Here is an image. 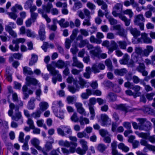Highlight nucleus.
<instances>
[{
	"instance_id": "nucleus-24",
	"label": "nucleus",
	"mask_w": 155,
	"mask_h": 155,
	"mask_svg": "<svg viewBox=\"0 0 155 155\" xmlns=\"http://www.w3.org/2000/svg\"><path fill=\"white\" fill-rule=\"evenodd\" d=\"M65 21V19L61 18L60 20L58 21V23L61 27L65 28L68 27L69 26V22L67 21L64 23Z\"/></svg>"
},
{
	"instance_id": "nucleus-15",
	"label": "nucleus",
	"mask_w": 155,
	"mask_h": 155,
	"mask_svg": "<svg viewBox=\"0 0 155 155\" xmlns=\"http://www.w3.org/2000/svg\"><path fill=\"white\" fill-rule=\"evenodd\" d=\"M101 119L102 121L101 125L103 126L106 125L109 122H111L108 116L106 114H101Z\"/></svg>"
},
{
	"instance_id": "nucleus-16",
	"label": "nucleus",
	"mask_w": 155,
	"mask_h": 155,
	"mask_svg": "<svg viewBox=\"0 0 155 155\" xmlns=\"http://www.w3.org/2000/svg\"><path fill=\"white\" fill-rule=\"evenodd\" d=\"M73 63L72 64V66L73 67H76L77 68L82 69L83 68V64L78 61L77 57L74 56L72 58Z\"/></svg>"
},
{
	"instance_id": "nucleus-31",
	"label": "nucleus",
	"mask_w": 155,
	"mask_h": 155,
	"mask_svg": "<svg viewBox=\"0 0 155 155\" xmlns=\"http://www.w3.org/2000/svg\"><path fill=\"white\" fill-rule=\"evenodd\" d=\"M107 147L104 144L102 143H100L98 144L97 149L99 152L103 153L107 148Z\"/></svg>"
},
{
	"instance_id": "nucleus-34",
	"label": "nucleus",
	"mask_w": 155,
	"mask_h": 155,
	"mask_svg": "<svg viewBox=\"0 0 155 155\" xmlns=\"http://www.w3.org/2000/svg\"><path fill=\"white\" fill-rule=\"evenodd\" d=\"M86 72L84 74V76L85 78L88 79L90 78V75L91 73V68L90 67H87L86 69Z\"/></svg>"
},
{
	"instance_id": "nucleus-20",
	"label": "nucleus",
	"mask_w": 155,
	"mask_h": 155,
	"mask_svg": "<svg viewBox=\"0 0 155 155\" xmlns=\"http://www.w3.org/2000/svg\"><path fill=\"white\" fill-rule=\"evenodd\" d=\"M131 89L134 90L135 92H134L135 95L137 97L140 96L141 93L139 91L141 89V87L140 86L136 85H133Z\"/></svg>"
},
{
	"instance_id": "nucleus-64",
	"label": "nucleus",
	"mask_w": 155,
	"mask_h": 155,
	"mask_svg": "<svg viewBox=\"0 0 155 155\" xmlns=\"http://www.w3.org/2000/svg\"><path fill=\"white\" fill-rule=\"evenodd\" d=\"M123 126L127 130L130 129L131 125L130 123L128 122H125L123 123Z\"/></svg>"
},
{
	"instance_id": "nucleus-5",
	"label": "nucleus",
	"mask_w": 155,
	"mask_h": 155,
	"mask_svg": "<svg viewBox=\"0 0 155 155\" xmlns=\"http://www.w3.org/2000/svg\"><path fill=\"white\" fill-rule=\"evenodd\" d=\"M47 68L48 71L50 72V73L54 76L57 75L56 78L59 81H62V78L61 75L59 74V71L56 70L55 68L52 66L50 64H47Z\"/></svg>"
},
{
	"instance_id": "nucleus-41",
	"label": "nucleus",
	"mask_w": 155,
	"mask_h": 155,
	"mask_svg": "<svg viewBox=\"0 0 155 155\" xmlns=\"http://www.w3.org/2000/svg\"><path fill=\"white\" fill-rule=\"evenodd\" d=\"M82 7L81 3L80 2H77L74 4V5L73 7V10L74 11H76Z\"/></svg>"
},
{
	"instance_id": "nucleus-10",
	"label": "nucleus",
	"mask_w": 155,
	"mask_h": 155,
	"mask_svg": "<svg viewBox=\"0 0 155 155\" xmlns=\"http://www.w3.org/2000/svg\"><path fill=\"white\" fill-rule=\"evenodd\" d=\"M114 29L118 31L117 33L120 36L126 38L127 34L125 32V30L121 27L120 25H117L114 26Z\"/></svg>"
},
{
	"instance_id": "nucleus-52",
	"label": "nucleus",
	"mask_w": 155,
	"mask_h": 155,
	"mask_svg": "<svg viewBox=\"0 0 155 155\" xmlns=\"http://www.w3.org/2000/svg\"><path fill=\"white\" fill-rule=\"evenodd\" d=\"M57 131L58 134L62 136H66V134L64 133V131L61 127V126L57 129Z\"/></svg>"
},
{
	"instance_id": "nucleus-2",
	"label": "nucleus",
	"mask_w": 155,
	"mask_h": 155,
	"mask_svg": "<svg viewBox=\"0 0 155 155\" xmlns=\"http://www.w3.org/2000/svg\"><path fill=\"white\" fill-rule=\"evenodd\" d=\"M10 110L8 113L10 116L12 117V119L16 121L21 120L23 123V120L21 112L19 111V107L18 105L15 106L12 103H11L9 105Z\"/></svg>"
},
{
	"instance_id": "nucleus-54",
	"label": "nucleus",
	"mask_w": 155,
	"mask_h": 155,
	"mask_svg": "<svg viewBox=\"0 0 155 155\" xmlns=\"http://www.w3.org/2000/svg\"><path fill=\"white\" fill-rule=\"evenodd\" d=\"M76 99L73 96H68L67 98L68 103L69 104L72 103L73 102L76 101Z\"/></svg>"
},
{
	"instance_id": "nucleus-53",
	"label": "nucleus",
	"mask_w": 155,
	"mask_h": 155,
	"mask_svg": "<svg viewBox=\"0 0 155 155\" xmlns=\"http://www.w3.org/2000/svg\"><path fill=\"white\" fill-rule=\"evenodd\" d=\"M55 45L59 52L61 54H63L64 53V51L62 47L57 42L55 43Z\"/></svg>"
},
{
	"instance_id": "nucleus-27",
	"label": "nucleus",
	"mask_w": 155,
	"mask_h": 155,
	"mask_svg": "<svg viewBox=\"0 0 155 155\" xmlns=\"http://www.w3.org/2000/svg\"><path fill=\"white\" fill-rule=\"evenodd\" d=\"M38 56L34 54H32L31 55V58L30 62H29V65L32 66L35 64L38 60Z\"/></svg>"
},
{
	"instance_id": "nucleus-63",
	"label": "nucleus",
	"mask_w": 155,
	"mask_h": 155,
	"mask_svg": "<svg viewBox=\"0 0 155 155\" xmlns=\"http://www.w3.org/2000/svg\"><path fill=\"white\" fill-rule=\"evenodd\" d=\"M132 79L133 82L135 84H138L140 81V79L136 75L133 76Z\"/></svg>"
},
{
	"instance_id": "nucleus-11",
	"label": "nucleus",
	"mask_w": 155,
	"mask_h": 155,
	"mask_svg": "<svg viewBox=\"0 0 155 155\" xmlns=\"http://www.w3.org/2000/svg\"><path fill=\"white\" fill-rule=\"evenodd\" d=\"M105 68L104 65L103 64L100 63L97 64H93L92 67V69L94 73H96L100 72V69L104 70Z\"/></svg>"
},
{
	"instance_id": "nucleus-61",
	"label": "nucleus",
	"mask_w": 155,
	"mask_h": 155,
	"mask_svg": "<svg viewBox=\"0 0 155 155\" xmlns=\"http://www.w3.org/2000/svg\"><path fill=\"white\" fill-rule=\"evenodd\" d=\"M31 18L33 22H35V21L38 15V13H31Z\"/></svg>"
},
{
	"instance_id": "nucleus-57",
	"label": "nucleus",
	"mask_w": 155,
	"mask_h": 155,
	"mask_svg": "<svg viewBox=\"0 0 155 155\" xmlns=\"http://www.w3.org/2000/svg\"><path fill=\"white\" fill-rule=\"evenodd\" d=\"M103 84L105 86L109 87L114 86L113 84L111 82L108 80L104 81L103 82Z\"/></svg>"
},
{
	"instance_id": "nucleus-30",
	"label": "nucleus",
	"mask_w": 155,
	"mask_h": 155,
	"mask_svg": "<svg viewBox=\"0 0 155 155\" xmlns=\"http://www.w3.org/2000/svg\"><path fill=\"white\" fill-rule=\"evenodd\" d=\"M61 127L66 135L67 134L71 135L72 134V131L70 127L68 126H61Z\"/></svg>"
},
{
	"instance_id": "nucleus-47",
	"label": "nucleus",
	"mask_w": 155,
	"mask_h": 155,
	"mask_svg": "<svg viewBox=\"0 0 155 155\" xmlns=\"http://www.w3.org/2000/svg\"><path fill=\"white\" fill-rule=\"evenodd\" d=\"M78 32V29H74L73 30L72 34L70 36V38L72 41L74 40Z\"/></svg>"
},
{
	"instance_id": "nucleus-39",
	"label": "nucleus",
	"mask_w": 155,
	"mask_h": 155,
	"mask_svg": "<svg viewBox=\"0 0 155 155\" xmlns=\"http://www.w3.org/2000/svg\"><path fill=\"white\" fill-rule=\"evenodd\" d=\"M77 136L78 138H80L83 137H84L88 139L89 138V136L84 131H83L82 132H78L77 134Z\"/></svg>"
},
{
	"instance_id": "nucleus-35",
	"label": "nucleus",
	"mask_w": 155,
	"mask_h": 155,
	"mask_svg": "<svg viewBox=\"0 0 155 155\" xmlns=\"http://www.w3.org/2000/svg\"><path fill=\"white\" fill-rule=\"evenodd\" d=\"M106 66L109 71H112L113 68L112 61L109 59H107L105 61Z\"/></svg>"
},
{
	"instance_id": "nucleus-40",
	"label": "nucleus",
	"mask_w": 155,
	"mask_h": 155,
	"mask_svg": "<svg viewBox=\"0 0 155 155\" xmlns=\"http://www.w3.org/2000/svg\"><path fill=\"white\" fill-rule=\"evenodd\" d=\"M120 48L123 49H125L127 44L125 41H119L117 42Z\"/></svg>"
},
{
	"instance_id": "nucleus-62",
	"label": "nucleus",
	"mask_w": 155,
	"mask_h": 155,
	"mask_svg": "<svg viewBox=\"0 0 155 155\" xmlns=\"http://www.w3.org/2000/svg\"><path fill=\"white\" fill-rule=\"evenodd\" d=\"M90 17H87L86 18H85L84 21L83 22V25H87L88 26H89L91 25V24L90 22Z\"/></svg>"
},
{
	"instance_id": "nucleus-3",
	"label": "nucleus",
	"mask_w": 155,
	"mask_h": 155,
	"mask_svg": "<svg viewBox=\"0 0 155 155\" xmlns=\"http://www.w3.org/2000/svg\"><path fill=\"white\" fill-rule=\"evenodd\" d=\"M137 120L140 122L139 130L147 131L150 130L151 128V123L144 118H138Z\"/></svg>"
},
{
	"instance_id": "nucleus-8",
	"label": "nucleus",
	"mask_w": 155,
	"mask_h": 155,
	"mask_svg": "<svg viewBox=\"0 0 155 155\" xmlns=\"http://www.w3.org/2000/svg\"><path fill=\"white\" fill-rule=\"evenodd\" d=\"M122 5L120 3L116 4L113 7V11L112 13L115 17L119 16V15H121L122 11Z\"/></svg>"
},
{
	"instance_id": "nucleus-32",
	"label": "nucleus",
	"mask_w": 155,
	"mask_h": 155,
	"mask_svg": "<svg viewBox=\"0 0 155 155\" xmlns=\"http://www.w3.org/2000/svg\"><path fill=\"white\" fill-rule=\"evenodd\" d=\"M117 108L120 110L127 112L129 106H127L126 104H121L117 106Z\"/></svg>"
},
{
	"instance_id": "nucleus-26",
	"label": "nucleus",
	"mask_w": 155,
	"mask_h": 155,
	"mask_svg": "<svg viewBox=\"0 0 155 155\" xmlns=\"http://www.w3.org/2000/svg\"><path fill=\"white\" fill-rule=\"evenodd\" d=\"M119 17L124 22L125 26H128L129 25L130 23V20L127 19L126 16L121 15H119Z\"/></svg>"
},
{
	"instance_id": "nucleus-9",
	"label": "nucleus",
	"mask_w": 155,
	"mask_h": 155,
	"mask_svg": "<svg viewBox=\"0 0 155 155\" xmlns=\"http://www.w3.org/2000/svg\"><path fill=\"white\" fill-rule=\"evenodd\" d=\"M101 52L100 47L99 46L95 47L93 49L90 51L91 58H94L96 57L100 58V53Z\"/></svg>"
},
{
	"instance_id": "nucleus-19",
	"label": "nucleus",
	"mask_w": 155,
	"mask_h": 155,
	"mask_svg": "<svg viewBox=\"0 0 155 155\" xmlns=\"http://www.w3.org/2000/svg\"><path fill=\"white\" fill-rule=\"evenodd\" d=\"M127 72V71L125 68H122L120 69H116L114 71V73L116 75L120 76H124Z\"/></svg>"
},
{
	"instance_id": "nucleus-60",
	"label": "nucleus",
	"mask_w": 155,
	"mask_h": 155,
	"mask_svg": "<svg viewBox=\"0 0 155 155\" xmlns=\"http://www.w3.org/2000/svg\"><path fill=\"white\" fill-rule=\"evenodd\" d=\"M47 27L50 30L54 31H56L57 29L56 25L54 24H53L51 25L48 24L47 25Z\"/></svg>"
},
{
	"instance_id": "nucleus-33",
	"label": "nucleus",
	"mask_w": 155,
	"mask_h": 155,
	"mask_svg": "<svg viewBox=\"0 0 155 155\" xmlns=\"http://www.w3.org/2000/svg\"><path fill=\"white\" fill-rule=\"evenodd\" d=\"M31 68L27 67H25L23 68V73L26 75V74L32 75L33 74V71L30 70Z\"/></svg>"
},
{
	"instance_id": "nucleus-58",
	"label": "nucleus",
	"mask_w": 155,
	"mask_h": 155,
	"mask_svg": "<svg viewBox=\"0 0 155 155\" xmlns=\"http://www.w3.org/2000/svg\"><path fill=\"white\" fill-rule=\"evenodd\" d=\"M6 75L7 80L9 82H11L12 79V74L10 73L9 70H6Z\"/></svg>"
},
{
	"instance_id": "nucleus-6",
	"label": "nucleus",
	"mask_w": 155,
	"mask_h": 155,
	"mask_svg": "<svg viewBox=\"0 0 155 155\" xmlns=\"http://www.w3.org/2000/svg\"><path fill=\"white\" fill-rule=\"evenodd\" d=\"M145 21V19L143 17V15H137L134 20V24L140 27L141 30L144 29V24L143 22Z\"/></svg>"
},
{
	"instance_id": "nucleus-29",
	"label": "nucleus",
	"mask_w": 155,
	"mask_h": 155,
	"mask_svg": "<svg viewBox=\"0 0 155 155\" xmlns=\"http://www.w3.org/2000/svg\"><path fill=\"white\" fill-rule=\"evenodd\" d=\"M40 109L39 110H40V111L41 112L44 111L46 110L48 106V103L46 102H41L40 104Z\"/></svg>"
},
{
	"instance_id": "nucleus-21",
	"label": "nucleus",
	"mask_w": 155,
	"mask_h": 155,
	"mask_svg": "<svg viewBox=\"0 0 155 155\" xmlns=\"http://www.w3.org/2000/svg\"><path fill=\"white\" fill-rule=\"evenodd\" d=\"M134 53H133L132 55V59H131L128 64L129 67H133L134 66V63L138 61L137 57L134 55Z\"/></svg>"
},
{
	"instance_id": "nucleus-12",
	"label": "nucleus",
	"mask_w": 155,
	"mask_h": 155,
	"mask_svg": "<svg viewBox=\"0 0 155 155\" xmlns=\"http://www.w3.org/2000/svg\"><path fill=\"white\" fill-rule=\"evenodd\" d=\"M74 86H68V87L69 91L72 94H74L76 91H79L80 87L78 85V81H74Z\"/></svg>"
},
{
	"instance_id": "nucleus-37",
	"label": "nucleus",
	"mask_w": 155,
	"mask_h": 155,
	"mask_svg": "<svg viewBox=\"0 0 155 155\" xmlns=\"http://www.w3.org/2000/svg\"><path fill=\"white\" fill-rule=\"evenodd\" d=\"M41 114V112L40 110H37L33 112L31 114V116L35 119H37L39 118Z\"/></svg>"
},
{
	"instance_id": "nucleus-55",
	"label": "nucleus",
	"mask_w": 155,
	"mask_h": 155,
	"mask_svg": "<svg viewBox=\"0 0 155 155\" xmlns=\"http://www.w3.org/2000/svg\"><path fill=\"white\" fill-rule=\"evenodd\" d=\"M155 95V92H153L147 94L146 95V97L147 99L149 101L152 100L153 99V97Z\"/></svg>"
},
{
	"instance_id": "nucleus-23",
	"label": "nucleus",
	"mask_w": 155,
	"mask_h": 155,
	"mask_svg": "<svg viewBox=\"0 0 155 155\" xmlns=\"http://www.w3.org/2000/svg\"><path fill=\"white\" fill-rule=\"evenodd\" d=\"M35 99L34 97L31 98L30 100L28 101L27 106V108L29 110H33L35 108L34 102Z\"/></svg>"
},
{
	"instance_id": "nucleus-56",
	"label": "nucleus",
	"mask_w": 155,
	"mask_h": 155,
	"mask_svg": "<svg viewBox=\"0 0 155 155\" xmlns=\"http://www.w3.org/2000/svg\"><path fill=\"white\" fill-rule=\"evenodd\" d=\"M52 147L51 143L50 142H47L45 145V149L46 151H48L52 149Z\"/></svg>"
},
{
	"instance_id": "nucleus-49",
	"label": "nucleus",
	"mask_w": 155,
	"mask_h": 155,
	"mask_svg": "<svg viewBox=\"0 0 155 155\" xmlns=\"http://www.w3.org/2000/svg\"><path fill=\"white\" fill-rule=\"evenodd\" d=\"M122 13L124 14L128 15L130 18H132L133 15V13L131 10L130 9H127L124 11H123Z\"/></svg>"
},
{
	"instance_id": "nucleus-38",
	"label": "nucleus",
	"mask_w": 155,
	"mask_h": 155,
	"mask_svg": "<svg viewBox=\"0 0 155 155\" xmlns=\"http://www.w3.org/2000/svg\"><path fill=\"white\" fill-rule=\"evenodd\" d=\"M119 148L122 149L123 151L127 152H128L129 150V148L127 146H125L122 143H120L118 145Z\"/></svg>"
},
{
	"instance_id": "nucleus-45",
	"label": "nucleus",
	"mask_w": 155,
	"mask_h": 155,
	"mask_svg": "<svg viewBox=\"0 0 155 155\" xmlns=\"http://www.w3.org/2000/svg\"><path fill=\"white\" fill-rule=\"evenodd\" d=\"M145 67L144 64L140 63L139 66L137 68L136 70L139 72H142L145 70Z\"/></svg>"
},
{
	"instance_id": "nucleus-46",
	"label": "nucleus",
	"mask_w": 155,
	"mask_h": 155,
	"mask_svg": "<svg viewBox=\"0 0 155 155\" xmlns=\"http://www.w3.org/2000/svg\"><path fill=\"white\" fill-rule=\"evenodd\" d=\"M26 33L27 36L28 37L34 38L36 37L35 33L34 32L31 31L29 29L26 30Z\"/></svg>"
},
{
	"instance_id": "nucleus-25",
	"label": "nucleus",
	"mask_w": 155,
	"mask_h": 155,
	"mask_svg": "<svg viewBox=\"0 0 155 155\" xmlns=\"http://www.w3.org/2000/svg\"><path fill=\"white\" fill-rule=\"evenodd\" d=\"M129 58V56L127 54H125L123 57V58L120 60V63L121 64H126L128 63V61Z\"/></svg>"
},
{
	"instance_id": "nucleus-22",
	"label": "nucleus",
	"mask_w": 155,
	"mask_h": 155,
	"mask_svg": "<svg viewBox=\"0 0 155 155\" xmlns=\"http://www.w3.org/2000/svg\"><path fill=\"white\" fill-rule=\"evenodd\" d=\"M53 5L52 4L48 2V3L47 5H43L42 8L44 11L47 13H49L51 12V9L52 8Z\"/></svg>"
},
{
	"instance_id": "nucleus-13",
	"label": "nucleus",
	"mask_w": 155,
	"mask_h": 155,
	"mask_svg": "<svg viewBox=\"0 0 155 155\" xmlns=\"http://www.w3.org/2000/svg\"><path fill=\"white\" fill-rule=\"evenodd\" d=\"M38 34L39 38L41 40L43 41L45 39L46 36L44 25H41L40 26V29L38 31Z\"/></svg>"
},
{
	"instance_id": "nucleus-42",
	"label": "nucleus",
	"mask_w": 155,
	"mask_h": 155,
	"mask_svg": "<svg viewBox=\"0 0 155 155\" xmlns=\"http://www.w3.org/2000/svg\"><path fill=\"white\" fill-rule=\"evenodd\" d=\"M84 121L85 123L87 124L89 123V120L88 119L86 118H84L83 116H81L79 118V121L81 125H84Z\"/></svg>"
},
{
	"instance_id": "nucleus-18",
	"label": "nucleus",
	"mask_w": 155,
	"mask_h": 155,
	"mask_svg": "<svg viewBox=\"0 0 155 155\" xmlns=\"http://www.w3.org/2000/svg\"><path fill=\"white\" fill-rule=\"evenodd\" d=\"M31 143L35 146L38 150H41V147L39 146V141L38 139L36 138H34L31 140Z\"/></svg>"
},
{
	"instance_id": "nucleus-48",
	"label": "nucleus",
	"mask_w": 155,
	"mask_h": 155,
	"mask_svg": "<svg viewBox=\"0 0 155 155\" xmlns=\"http://www.w3.org/2000/svg\"><path fill=\"white\" fill-rule=\"evenodd\" d=\"M69 142L67 141H64L63 140H60L58 142L59 145L62 146L66 147H67L70 146Z\"/></svg>"
},
{
	"instance_id": "nucleus-28",
	"label": "nucleus",
	"mask_w": 155,
	"mask_h": 155,
	"mask_svg": "<svg viewBox=\"0 0 155 155\" xmlns=\"http://www.w3.org/2000/svg\"><path fill=\"white\" fill-rule=\"evenodd\" d=\"M95 1L98 2L97 3L99 5H102L101 8L103 10L106 11V9L107 8V5L106 3L104 2L103 1L101 0H94Z\"/></svg>"
},
{
	"instance_id": "nucleus-50",
	"label": "nucleus",
	"mask_w": 155,
	"mask_h": 155,
	"mask_svg": "<svg viewBox=\"0 0 155 155\" xmlns=\"http://www.w3.org/2000/svg\"><path fill=\"white\" fill-rule=\"evenodd\" d=\"M78 82V84H79L81 86V88H83L84 87L85 84H86V82L82 78H79V80Z\"/></svg>"
},
{
	"instance_id": "nucleus-17",
	"label": "nucleus",
	"mask_w": 155,
	"mask_h": 155,
	"mask_svg": "<svg viewBox=\"0 0 155 155\" xmlns=\"http://www.w3.org/2000/svg\"><path fill=\"white\" fill-rule=\"evenodd\" d=\"M109 50L108 53L110 54L114 50L117 49L118 48V45L116 42L114 41H112L109 47Z\"/></svg>"
},
{
	"instance_id": "nucleus-4",
	"label": "nucleus",
	"mask_w": 155,
	"mask_h": 155,
	"mask_svg": "<svg viewBox=\"0 0 155 155\" xmlns=\"http://www.w3.org/2000/svg\"><path fill=\"white\" fill-rule=\"evenodd\" d=\"M79 142L81 145L82 149L78 147L76 150L77 153L81 155H83L85 154L88 149L87 142L84 139H81L79 140Z\"/></svg>"
},
{
	"instance_id": "nucleus-59",
	"label": "nucleus",
	"mask_w": 155,
	"mask_h": 155,
	"mask_svg": "<svg viewBox=\"0 0 155 155\" xmlns=\"http://www.w3.org/2000/svg\"><path fill=\"white\" fill-rule=\"evenodd\" d=\"M134 50L137 54L140 55L143 54V50L142 48L137 47H135Z\"/></svg>"
},
{
	"instance_id": "nucleus-7",
	"label": "nucleus",
	"mask_w": 155,
	"mask_h": 155,
	"mask_svg": "<svg viewBox=\"0 0 155 155\" xmlns=\"http://www.w3.org/2000/svg\"><path fill=\"white\" fill-rule=\"evenodd\" d=\"M89 103L88 104V105L90 112L91 114L90 119L91 120H93L95 116L94 105L96 102V99L94 97H92L89 99Z\"/></svg>"
},
{
	"instance_id": "nucleus-44",
	"label": "nucleus",
	"mask_w": 155,
	"mask_h": 155,
	"mask_svg": "<svg viewBox=\"0 0 155 155\" xmlns=\"http://www.w3.org/2000/svg\"><path fill=\"white\" fill-rule=\"evenodd\" d=\"M32 0H28L25 3L24 8L26 9H28L32 6Z\"/></svg>"
},
{
	"instance_id": "nucleus-36",
	"label": "nucleus",
	"mask_w": 155,
	"mask_h": 155,
	"mask_svg": "<svg viewBox=\"0 0 155 155\" xmlns=\"http://www.w3.org/2000/svg\"><path fill=\"white\" fill-rule=\"evenodd\" d=\"M107 97L110 101L111 102L117 100L116 95L113 93H109Z\"/></svg>"
},
{
	"instance_id": "nucleus-51",
	"label": "nucleus",
	"mask_w": 155,
	"mask_h": 155,
	"mask_svg": "<svg viewBox=\"0 0 155 155\" xmlns=\"http://www.w3.org/2000/svg\"><path fill=\"white\" fill-rule=\"evenodd\" d=\"M56 65L59 68H62L65 65V63L63 61L59 60L56 63Z\"/></svg>"
},
{
	"instance_id": "nucleus-14",
	"label": "nucleus",
	"mask_w": 155,
	"mask_h": 155,
	"mask_svg": "<svg viewBox=\"0 0 155 155\" xmlns=\"http://www.w3.org/2000/svg\"><path fill=\"white\" fill-rule=\"evenodd\" d=\"M127 30L130 31L131 34L135 38H137L140 35V31L138 30L136 28H133L131 26L127 28Z\"/></svg>"
},
{
	"instance_id": "nucleus-1",
	"label": "nucleus",
	"mask_w": 155,
	"mask_h": 155,
	"mask_svg": "<svg viewBox=\"0 0 155 155\" xmlns=\"http://www.w3.org/2000/svg\"><path fill=\"white\" fill-rule=\"evenodd\" d=\"M26 85H24L22 88L23 94L24 95L23 99L25 100L29 97V94H31L33 93V91L29 90L28 91L27 86H29L31 85H36L38 82L35 78L31 77L30 76H27L26 78Z\"/></svg>"
},
{
	"instance_id": "nucleus-43",
	"label": "nucleus",
	"mask_w": 155,
	"mask_h": 155,
	"mask_svg": "<svg viewBox=\"0 0 155 155\" xmlns=\"http://www.w3.org/2000/svg\"><path fill=\"white\" fill-rule=\"evenodd\" d=\"M107 18L110 24L111 25H114L117 24V20L114 18L112 16H109L107 17Z\"/></svg>"
}]
</instances>
